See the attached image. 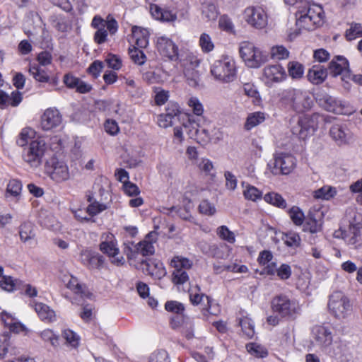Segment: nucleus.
<instances>
[{
    "label": "nucleus",
    "instance_id": "12",
    "mask_svg": "<svg viewBox=\"0 0 362 362\" xmlns=\"http://www.w3.org/2000/svg\"><path fill=\"white\" fill-rule=\"evenodd\" d=\"M136 268L157 279H160L166 275V270L163 264L155 259H141Z\"/></svg>",
    "mask_w": 362,
    "mask_h": 362
},
{
    "label": "nucleus",
    "instance_id": "52",
    "mask_svg": "<svg viewBox=\"0 0 362 362\" xmlns=\"http://www.w3.org/2000/svg\"><path fill=\"white\" fill-rule=\"evenodd\" d=\"M290 218L296 226H301L303 223L305 216L303 212L298 206H293L288 211Z\"/></svg>",
    "mask_w": 362,
    "mask_h": 362
},
{
    "label": "nucleus",
    "instance_id": "2",
    "mask_svg": "<svg viewBox=\"0 0 362 362\" xmlns=\"http://www.w3.org/2000/svg\"><path fill=\"white\" fill-rule=\"evenodd\" d=\"M280 102L297 113L310 110L313 105L310 94L302 89L288 88L280 93Z\"/></svg>",
    "mask_w": 362,
    "mask_h": 362
},
{
    "label": "nucleus",
    "instance_id": "22",
    "mask_svg": "<svg viewBox=\"0 0 362 362\" xmlns=\"http://www.w3.org/2000/svg\"><path fill=\"white\" fill-rule=\"evenodd\" d=\"M360 223H351L347 228H340L334 232V237L343 239L348 245H354L360 236Z\"/></svg>",
    "mask_w": 362,
    "mask_h": 362
},
{
    "label": "nucleus",
    "instance_id": "31",
    "mask_svg": "<svg viewBox=\"0 0 362 362\" xmlns=\"http://www.w3.org/2000/svg\"><path fill=\"white\" fill-rule=\"evenodd\" d=\"M1 320L11 331L15 333H19L25 329L24 325L20 323L17 319L11 314L3 313L1 315Z\"/></svg>",
    "mask_w": 362,
    "mask_h": 362
},
{
    "label": "nucleus",
    "instance_id": "21",
    "mask_svg": "<svg viewBox=\"0 0 362 362\" xmlns=\"http://www.w3.org/2000/svg\"><path fill=\"white\" fill-rule=\"evenodd\" d=\"M62 122V116L55 108L47 109L41 117L40 125L43 130L49 131L59 127Z\"/></svg>",
    "mask_w": 362,
    "mask_h": 362
},
{
    "label": "nucleus",
    "instance_id": "42",
    "mask_svg": "<svg viewBox=\"0 0 362 362\" xmlns=\"http://www.w3.org/2000/svg\"><path fill=\"white\" fill-rule=\"evenodd\" d=\"M182 121V127L185 129L189 136L193 139L198 132L197 131L198 127H199V124L194 120L192 119L187 115V117H184V120Z\"/></svg>",
    "mask_w": 362,
    "mask_h": 362
},
{
    "label": "nucleus",
    "instance_id": "41",
    "mask_svg": "<svg viewBox=\"0 0 362 362\" xmlns=\"http://www.w3.org/2000/svg\"><path fill=\"white\" fill-rule=\"evenodd\" d=\"M22 191V183L20 180L13 179L9 181L6 187V197L11 196L19 199Z\"/></svg>",
    "mask_w": 362,
    "mask_h": 362
},
{
    "label": "nucleus",
    "instance_id": "64",
    "mask_svg": "<svg viewBox=\"0 0 362 362\" xmlns=\"http://www.w3.org/2000/svg\"><path fill=\"white\" fill-rule=\"evenodd\" d=\"M42 339L45 341H49L53 347L59 346L58 337L51 329H45L40 333Z\"/></svg>",
    "mask_w": 362,
    "mask_h": 362
},
{
    "label": "nucleus",
    "instance_id": "51",
    "mask_svg": "<svg viewBox=\"0 0 362 362\" xmlns=\"http://www.w3.org/2000/svg\"><path fill=\"white\" fill-rule=\"evenodd\" d=\"M197 134L193 138L197 140L199 143H205L209 141L211 138V127L209 125L207 127H198Z\"/></svg>",
    "mask_w": 362,
    "mask_h": 362
},
{
    "label": "nucleus",
    "instance_id": "47",
    "mask_svg": "<svg viewBox=\"0 0 362 362\" xmlns=\"http://www.w3.org/2000/svg\"><path fill=\"white\" fill-rule=\"evenodd\" d=\"M283 240L288 247H298L301 243L300 235L297 233L292 231L286 233L283 238Z\"/></svg>",
    "mask_w": 362,
    "mask_h": 362
},
{
    "label": "nucleus",
    "instance_id": "23",
    "mask_svg": "<svg viewBox=\"0 0 362 362\" xmlns=\"http://www.w3.org/2000/svg\"><path fill=\"white\" fill-rule=\"evenodd\" d=\"M81 260L89 269H100L104 264L102 255L88 250L81 251Z\"/></svg>",
    "mask_w": 362,
    "mask_h": 362
},
{
    "label": "nucleus",
    "instance_id": "46",
    "mask_svg": "<svg viewBox=\"0 0 362 362\" xmlns=\"http://www.w3.org/2000/svg\"><path fill=\"white\" fill-rule=\"evenodd\" d=\"M362 37V25L357 23H351L350 28L346 31L347 40L351 41Z\"/></svg>",
    "mask_w": 362,
    "mask_h": 362
},
{
    "label": "nucleus",
    "instance_id": "54",
    "mask_svg": "<svg viewBox=\"0 0 362 362\" xmlns=\"http://www.w3.org/2000/svg\"><path fill=\"white\" fill-rule=\"evenodd\" d=\"M243 194L245 199L255 202L260 199L262 196V193L257 187L247 185L243 191Z\"/></svg>",
    "mask_w": 362,
    "mask_h": 362
},
{
    "label": "nucleus",
    "instance_id": "14",
    "mask_svg": "<svg viewBox=\"0 0 362 362\" xmlns=\"http://www.w3.org/2000/svg\"><path fill=\"white\" fill-rule=\"evenodd\" d=\"M274 173L288 175L296 166V158L291 154L276 153L274 156Z\"/></svg>",
    "mask_w": 362,
    "mask_h": 362
},
{
    "label": "nucleus",
    "instance_id": "32",
    "mask_svg": "<svg viewBox=\"0 0 362 362\" xmlns=\"http://www.w3.org/2000/svg\"><path fill=\"white\" fill-rule=\"evenodd\" d=\"M180 61L183 70H195L200 64V60L198 59L197 56L191 52L182 54Z\"/></svg>",
    "mask_w": 362,
    "mask_h": 362
},
{
    "label": "nucleus",
    "instance_id": "30",
    "mask_svg": "<svg viewBox=\"0 0 362 362\" xmlns=\"http://www.w3.org/2000/svg\"><path fill=\"white\" fill-rule=\"evenodd\" d=\"M329 134L339 144H345L349 139V131L340 124L333 125L329 130Z\"/></svg>",
    "mask_w": 362,
    "mask_h": 362
},
{
    "label": "nucleus",
    "instance_id": "48",
    "mask_svg": "<svg viewBox=\"0 0 362 362\" xmlns=\"http://www.w3.org/2000/svg\"><path fill=\"white\" fill-rule=\"evenodd\" d=\"M199 45L204 53H209L214 49V44L211 37L206 33H202L200 35Z\"/></svg>",
    "mask_w": 362,
    "mask_h": 362
},
{
    "label": "nucleus",
    "instance_id": "4",
    "mask_svg": "<svg viewBox=\"0 0 362 362\" xmlns=\"http://www.w3.org/2000/svg\"><path fill=\"white\" fill-rule=\"evenodd\" d=\"M210 72L216 81L232 82L237 74L235 60L229 56H222L211 64Z\"/></svg>",
    "mask_w": 362,
    "mask_h": 362
},
{
    "label": "nucleus",
    "instance_id": "11",
    "mask_svg": "<svg viewBox=\"0 0 362 362\" xmlns=\"http://www.w3.org/2000/svg\"><path fill=\"white\" fill-rule=\"evenodd\" d=\"M46 172L56 182L66 181L70 177L67 165L62 160L53 158L47 164Z\"/></svg>",
    "mask_w": 362,
    "mask_h": 362
},
{
    "label": "nucleus",
    "instance_id": "56",
    "mask_svg": "<svg viewBox=\"0 0 362 362\" xmlns=\"http://www.w3.org/2000/svg\"><path fill=\"white\" fill-rule=\"evenodd\" d=\"M35 131L31 128H24L22 129L17 140L19 146H24L28 144L29 141L34 136Z\"/></svg>",
    "mask_w": 362,
    "mask_h": 362
},
{
    "label": "nucleus",
    "instance_id": "39",
    "mask_svg": "<svg viewBox=\"0 0 362 362\" xmlns=\"http://www.w3.org/2000/svg\"><path fill=\"white\" fill-rule=\"evenodd\" d=\"M265 120V114L262 112H255L250 114L245 124V129L250 130L253 127L262 123Z\"/></svg>",
    "mask_w": 362,
    "mask_h": 362
},
{
    "label": "nucleus",
    "instance_id": "45",
    "mask_svg": "<svg viewBox=\"0 0 362 362\" xmlns=\"http://www.w3.org/2000/svg\"><path fill=\"white\" fill-rule=\"evenodd\" d=\"M202 16L208 21H214L218 16V11L213 3H205L202 6Z\"/></svg>",
    "mask_w": 362,
    "mask_h": 362
},
{
    "label": "nucleus",
    "instance_id": "33",
    "mask_svg": "<svg viewBox=\"0 0 362 362\" xmlns=\"http://www.w3.org/2000/svg\"><path fill=\"white\" fill-rule=\"evenodd\" d=\"M142 78L148 83H156L163 81L161 71L159 69H143Z\"/></svg>",
    "mask_w": 362,
    "mask_h": 362
},
{
    "label": "nucleus",
    "instance_id": "9",
    "mask_svg": "<svg viewBox=\"0 0 362 362\" xmlns=\"http://www.w3.org/2000/svg\"><path fill=\"white\" fill-rule=\"evenodd\" d=\"M244 19L252 28L262 30L268 24V16L261 6H248L244 11Z\"/></svg>",
    "mask_w": 362,
    "mask_h": 362
},
{
    "label": "nucleus",
    "instance_id": "10",
    "mask_svg": "<svg viewBox=\"0 0 362 362\" xmlns=\"http://www.w3.org/2000/svg\"><path fill=\"white\" fill-rule=\"evenodd\" d=\"M103 240L100 245V250L110 257L112 264L117 266L124 264V258L122 255H118L119 248L113 234L105 233L103 235Z\"/></svg>",
    "mask_w": 362,
    "mask_h": 362
},
{
    "label": "nucleus",
    "instance_id": "7",
    "mask_svg": "<svg viewBox=\"0 0 362 362\" xmlns=\"http://www.w3.org/2000/svg\"><path fill=\"white\" fill-rule=\"evenodd\" d=\"M272 307L274 312L284 317L296 318L300 313L298 303L284 295L274 298Z\"/></svg>",
    "mask_w": 362,
    "mask_h": 362
},
{
    "label": "nucleus",
    "instance_id": "37",
    "mask_svg": "<svg viewBox=\"0 0 362 362\" xmlns=\"http://www.w3.org/2000/svg\"><path fill=\"white\" fill-rule=\"evenodd\" d=\"M313 194V197L317 199L329 200L337 194V190L335 187L325 185L315 190Z\"/></svg>",
    "mask_w": 362,
    "mask_h": 362
},
{
    "label": "nucleus",
    "instance_id": "25",
    "mask_svg": "<svg viewBox=\"0 0 362 362\" xmlns=\"http://www.w3.org/2000/svg\"><path fill=\"white\" fill-rule=\"evenodd\" d=\"M30 75L37 81L41 83H49L52 86L58 84V78L50 77L47 71L37 65L30 66L29 68Z\"/></svg>",
    "mask_w": 362,
    "mask_h": 362
},
{
    "label": "nucleus",
    "instance_id": "3",
    "mask_svg": "<svg viewBox=\"0 0 362 362\" xmlns=\"http://www.w3.org/2000/svg\"><path fill=\"white\" fill-rule=\"evenodd\" d=\"M239 53L245 64L251 69H258L269 60L266 52L249 41L240 42Z\"/></svg>",
    "mask_w": 362,
    "mask_h": 362
},
{
    "label": "nucleus",
    "instance_id": "60",
    "mask_svg": "<svg viewBox=\"0 0 362 362\" xmlns=\"http://www.w3.org/2000/svg\"><path fill=\"white\" fill-rule=\"evenodd\" d=\"M129 55L132 61L139 65L144 64L146 59L144 52L136 47L129 49Z\"/></svg>",
    "mask_w": 362,
    "mask_h": 362
},
{
    "label": "nucleus",
    "instance_id": "57",
    "mask_svg": "<svg viewBox=\"0 0 362 362\" xmlns=\"http://www.w3.org/2000/svg\"><path fill=\"white\" fill-rule=\"evenodd\" d=\"M139 254L142 256H148L153 255L155 252V248L151 242L146 239L138 243Z\"/></svg>",
    "mask_w": 362,
    "mask_h": 362
},
{
    "label": "nucleus",
    "instance_id": "8",
    "mask_svg": "<svg viewBox=\"0 0 362 362\" xmlns=\"http://www.w3.org/2000/svg\"><path fill=\"white\" fill-rule=\"evenodd\" d=\"M170 265L174 268L172 281L175 284H183L189 280L187 271L193 265L192 260L182 256H175L172 259Z\"/></svg>",
    "mask_w": 362,
    "mask_h": 362
},
{
    "label": "nucleus",
    "instance_id": "28",
    "mask_svg": "<svg viewBox=\"0 0 362 362\" xmlns=\"http://www.w3.org/2000/svg\"><path fill=\"white\" fill-rule=\"evenodd\" d=\"M22 100V94L18 91H13L11 95H8L4 91L0 90V107L4 108L9 105L16 107L19 105Z\"/></svg>",
    "mask_w": 362,
    "mask_h": 362
},
{
    "label": "nucleus",
    "instance_id": "6",
    "mask_svg": "<svg viewBox=\"0 0 362 362\" xmlns=\"http://www.w3.org/2000/svg\"><path fill=\"white\" fill-rule=\"evenodd\" d=\"M328 308L334 317L344 320L351 315L352 305L344 293L341 291H335L329 296Z\"/></svg>",
    "mask_w": 362,
    "mask_h": 362
},
{
    "label": "nucleus",
    "instance_id": "16",
    "mask_svg": "<svg viewBox=\"0 0 362 362\" xmlns=\"http://www.w3.org/2000/svg\"><path fill=\"white\" fill-rule=\"evenodd\" d=\"M263 77L265 83L272 86L286 80L287 74L281 64H270L263 69Z\"/></svg>",
    "mask_w": 362,
    "mask_h": 362
},
{
    "label": "nucleus",
    "instance_id": "26",
    "mask_svg": "<svg viewBox=\"0 0 362 362\" xmlns=\"http://www.w3.org/2000/svg\"><path fill=\"white\" fill-rule=\"evenodd\" d=\"M32 306L42 321L49 323L56 320L55 312L47 305L43 303H33Z\"/></svg>",
    "mask_w": 362,
    "mask_h": 362
},
{
    "label": "nucleus",
    "instance_id": "34",
    "mask_svg": "<svg viewBox=\"0 0 362 362\" xmlns=\"http://www.w3.org/2000/svg\"><path fill=\"white\" fill-rule=\"evenodd\" d=\"M21 240L24 243H28L35 237V226L30 222L23 223L20 226L19 230Z\"/></svg>",
    "mask_w": 362,
    "mask_h": 362
},
{
    "label": "nucleus",
    "instance_id": "59",
    "mask_svg": "<svg viewBox=\"0 0 362 362\" xmlns=\"http://www.w3.org/2000/svg\"><path fill=\"white\" fill-rule=\"evenodd\" d=\"M218 26L220 29L223 31L234 33H235V27L233 23L232 20L227 16H222L220 17L218 21Z\"/></svg>",
    "mask_w": 362,
    "mask_h": 362
},
{
    "label": "nucleus",
    "instance_id": "63",
    "mask_svg": "<svg viewBox=\"0 0 362 362\" xmlns=\"http://www.w3.org/2000/svg\"><path fill=\"white\" fill-rule=\"evenodd\" d=\"M149 362H170L168 354L165 350L154 351L149 356Z\"/></svg>",
    "mask_w": 362,
    "mask_h": 362
},
{
    "label": "nucleus",
    "instance_id": "36",
    "mask_svg": "<svg viewBox=\"0 0 362 362\" xmlns=\"http://www.w3.org/2000/svg\"><path fill=\"white\" fill-rule=\"evenodd\" d=\"M288 76L294 80L301 78L304 74V66L296 61L289 62L287 64Z\"/></svg>",
    "mask_w": 362,
    "mask_h": 362
},
{
    "label": "nucleus",
    "instance_id": "61",
    "mask_svg": "<svg viewBox=\"0 0 362 362\" xmlns=\"http://www.w3.org/2000/svg\"><path fill=\"white\" fill-rule=\"evenodd\" d=\"M187 105L192 109L194 115L200 116L203 114V105L197 97H191L189 98Z\"/></svg>",
    "mask_w": 362,
    "mask_h": 362
},
{
    "label": "nucleus",
    "instance_id": "44",
    "mask_svg": "<svg viewBox=\"0 0 362 362\" xmlns=\"http://www.w3.org/2000/svg\"><path fill=\"white\" fill-rule=\"evenodd\" d=\"M270 56L274 60H283L289 57V52L282 45H276L271 48Z\"/></svg>",
    "mask_w": 362,
    "mask_h": 362
},
{
    "label": "nucleus",
    "instance_id": "62",
    "mask_svg": "<svg viewBox=\"0 0 362 362\" xmlns=\"http://www.w3.org/2000/svg\"><path fill=\"white\" fill-rule=\"evenodd\" d=\"M206 248H203L204 252L218 259H224L226 256L222 252L221 247L216 244L207 245Z\"/></svg>",
    "mask_w": 362,
    "mask_h": 362
},
{
    "label": "nucleus",
    "instance_id": "35",
    "mask_svg": "<svg viewBox=\"0 0 362 362\" xmlns=\"http://www.w3.org/2000/svg\"><path fill=\"white\" fill-rule=\"evenodd\" d=\"M21 282L18 279H14L10 276L1 275L0 276V287L8 292H12L17 289Z\"/></svg>",
    "mask_w": 362,
    "mask_h": 362
},
{
    "label": "nucleus",
    "instance_id": "55",
    "mask_svg": "<svg viewBox=\"0 0 362 362\" xmlns=\"http://www.w3.org/2000/svg\"><path fill=\"white\" fill-rule=\"evenodd\" d=\"M246 349L251 355L256 357L264 358L268 354L267 351L263 346L255 343L247 344Z\"/></svg>",
    "mask_w": 362,
    "mask_h": 362
},
{
    "label": "nucleus",
    "instance_id": "15",
    "mask_svg": "<svg viewBox=\"0 0 362 362\" xmlns=\"http://www.w3.org/2000/svg\"><path fill=\"white\" fill-rule=\"evenodd\" d=\"M318 117L319 115L317 114H313L311 116L305 115L300 117L298 122V126L295 128V133L301 139L306 138L317 129Z\"/></svg>",
    "mask_w": 362,
    "mask_h": 362
},
{
    "label": "nucleus",
    "instance_id": "43",
    "mask_svg": "<svg viewBox=\"0 0 362 362\" xmlns=\"http://www.w3.org/2000/svg\"><path fill=\"white\" fill-rule=\"evenodd\" d=\"M243 334L247 338H252L255 334V326L252 320L248 317H244L239 320Z\"/></svg>",
    "mask_w": 362,
    "mask_h": 362
},
{
    "label": "nucleus",
    "instance_id": "19",
    "mask_svg": "<svg viewBox=\"0 0 362 362\" xmlns=\"http://www.w3.org/2000/svg\"><path fill=\"white\" fill-rule=\"evenodd\" d=\"M157 49L164 57L170 60H175L178 57V48L170 38L162 36L157 39Z\"/></svg>",
    "mask_w": 362,
    "mask_h": 362
},
{
    "label": "nucleus",
    "instance_id": "53",
    "mask_svg": "<svg viewBox=\"0 0 362 362\" xmlns=\"http://www.w3.org/2000/svg\"><path fill=\"white\" fill-rule=\"evenodd\" d=\"M216 233L218 236L229 243H234L235 241V235L233 232L229 230L226 226H219L217 228Z\"/></svg>",
    "mask_w": 362,
    "mask_h": 362
},
{
    "label": "nucleus",
    "instance_id": "20",
    "mask_svg": "<svg viewBox=\"0 0 362 362\" xmlns=\"http://www.w3.org/2000/svg\"><path fill=\"white\" fill-rule=\"evenodd\" d=\"M315 100L319 105L327 111L337 114L341 112L342 108L340 102L327 94L325 90L317 92Z\"/></svg>",
    "mask_w": 362,
    "mask_h": 362
},
{
    "label": "nucleus",
    "instance_id": "58",
    "mask_svg": "<svg viewBox=\"0 0 362 362\" xmlns=\"http://www.w3.org/2000/svg\"><path fill=\"white\" fill-rule=\"evenodd\" d=\"M199 169L206 175H214V167L212 161L208 158H202L197 164Z\"/></svg>",
    "mask_w": 362,
    "mask_h": 362
},
{
    "label": "nucleus",
    "instance_id": "13",
    "mask_svg": "<svg viewBox=\"0 0 362 362\" xmlns=\"http://www.w3.org/2000/svg\"><path fill=\"white\" fill-rule=\"evenodd\" d=\"M199 289H191L189 291V299L193 305H200L202 310L210 315H217L219 313V308L217 304L213 303L209 296L198 293Z\"/></svg>",
    "mask_w": 362,
    "mask_h": 362
},
{
    "label": "nucleus",
    "instance_id": "38",
    "mask_svg": "<svg viewBox=\"0 0 362 362\" xmlns=\"http://www.w3.org/2000/svg\"><path fill=\"white\" fill-rule=\"evenodd\" d=\"M322 221L321 219L314 217L312 214H309L308 218L303 226L305 232H310V233H317L322 230Z\"/></svg>",
    "mask_w": 362,
    "mask_h": 362
},
{
    "label": "nucleus",
    "instance_id": "17",
    "mask_svg": "<svg viewBox=\"0 0 362 362\" xmlns=\"http://www.w3.org/2000/svg\"><path fill=\"white\" fill-rule=\"evenodd\" d=\"M312 336L316 344L322 348L329 346L333 341L331 328L324 325H316L311 330Z\"/></svg>",
    "mask_w": 362,
    "mask_h": 362
},
{
    "label": "nucleus",
    "instance_id": "24",
    "mask_svg": "<svg viewBox=\"0 0 362 362\" xmlns=\"http://www.w3.org/2000/svg\"><path fill=\"white\" fill-rule=\"evenodd\" d=\"M63 281L66 286L74 293L79 295L82 298H90L91 294L88 291L86 286L84 284H80L76 277L71 275H66Z\"/></svg>",
    "mask_w": 362,
    "mask_h": 362
},
{
    "label": "nucleus",
    "instance_id": "50",
    "mask_svg": "<svg viewBox=\"0 0 362 362\" xmlns=\"http://www.w3.org/2000/svg\"><path fill=\"white\" fill-rule=\"evenodd\" d=\"M123 252L127 255V258L131 260L136 258L138 250V243L135 244L133 241L127 240L123 243Z\"/></svg>",
    "mask_w": 362,
    "mask_h": 362
},
{
    "label": "nucleus",
    "instance_id": "29",
    "mask_svg": "<svg viewBox=\"0 0 362 362\" xmlns=\"http://www.w3.org/2000/svg\"><path fill=\"white\" fill-rule=\"evenodd\" d=\"M136 45L140 48H146L148 45L149 32L146 28L134 25L132 28Z\"/></svg>",
    "mask_w": 362,
    "mask_h": 362
},
{
    "label": "nucleus",
    "instance_id": "1",
    "mask_svg": "<svg viewBox=\"0 0 362 362\" xmlns=\"http://www.w3.org/2000/svg\"><path fill=\"white\" fill-rule=\"evenodd\" d=\"M324 16L323 8L320 5H310L307 1V4L298 6L296 12V25L298 31L294 37L299 34L300 30H311L315 25L322 24Z\"/></svg>",
    "mask_w": 362,
    "mask_h": 362
},
{
    "label": "nucleus",
    "instance_id": "5",
    "mask_svg": "<svg viewBox=\"0 0 362 362\" xmlns=\"http://www.w3.org/2000/svg\"><path fill=\"white\" fill-rule=\"evenodd\" d=\"M47 150L46 142L41 138L32 140L23 151V161L31 168L37 169L42 163Z\"/></svg>",
    "mask_w": 362,
    "mask_h": 362
},
{
    "label": "nucleus",
    "instance_id": "40",
    "mask_svg": "<svg viewBox=\"0 0 362 362\" xmlns=\"http://www.w3.org/2000/svg\"><path fill=\"white\" fill-rule=\"evenodd\" d=\"M264 199L267 203L276 207L281 209H285L286 207V200L278 193L269 192L264 195Z\"/></svg>",
    "mask_w": 362,
    "mask_h": 362
},
{
    "label": "nucleus",
    "instance_id": "27",
    "mask_svg": "<svg viewBox=\"0 0 362 362\" xmlns=\"http://www.w3.org/2000/svg\"><path fill=\"white\" fill-rule=\"evenodd\" d=\"M327 76V71L323 66L313 65L308 71V78L313 84H321Z\"/></svg>",
    "mask_w": 362,
    "mask_h": 362
},
{
    "label": "nucleus",
    "instance_id": "18",
    "mask_svg": "<svg viewBox=\"0 0 362 362\" xmlns=\"http://www.w3.org/2000/svg\"><path fill=\"white\" fill-rule=\"evenodd\" d=\"M329 69L334 76L341 75V80L346 82L350 79L349 62L344 57H335L329 63Z\"/></svg>",
    "mask_w": 362,
    "mask_h": 362
},
{
    "label": "nucleus",
    "instance_id": "49",
    "mask_svg": "<svg viewBox=\"0 0 362 362\" xmlns=\"http://www.w3.org/2000/svg\"><path fill=\"white\" fill-rule=\"evenodd\" d=\"M183 73L189 86L194 88L199 86L200 81L199 74L196 69L183 70Z\"/></svg>",
    "mask_w": 362,
    "mask_h": 362
}]
</instances>
